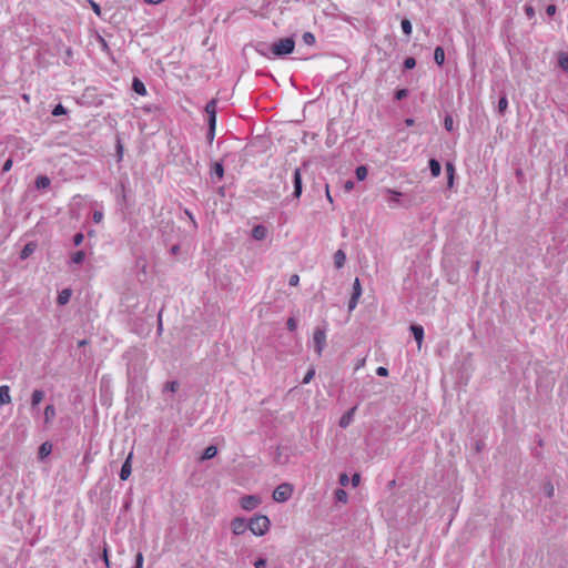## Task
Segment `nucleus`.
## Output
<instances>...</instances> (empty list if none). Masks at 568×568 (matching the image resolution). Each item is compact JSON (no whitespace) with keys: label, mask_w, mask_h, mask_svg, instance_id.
<instances>
[{"label":"nucleus","mask_w":568,"mask_h":568,"mask_svg":"<svg viewBox=\"0 0 568 568\" xmlns=\"http://www.w3.org/2000/svg\"><path fill=\"white\" fill-rule=\"evenodd\" d=\"M271 526V521L267 516L264 515H257L253 517L248 523V529L254 534L255 536H263L265 535Z\"/></svg>","instance_id":"obj_1"},{"label":"nucleus","mask_w":568,"mask_h":568,"mask_svg":"<svg viewBox=\"0 0 568 568\" xmlns=\"http://www.w3.org/2000/svg\"><path fill=\"white\" fill-rule=\"evenodd\" d=\"M295 42L292 38H283L271 45L274 55L282 57L293 52Z\"/></svg>","instance_id":"obj_2"},{"label":"nucleus","mask_w":568,"mask_h":568,"mask_svg":"<svg viewBox=\"0 0 568 568\" xmlns=\"http://www.w3.org/2000/svg\"><path fill=\"white\" fill-rule=\"evenodd\" d=\"M326 332H327L326 325H324L322 327H316L314 329L313 343H314L315 352L317 353L318 356L322 355V353L326 346Z\"/></svg>","instance_id":"obj_3"},{"label":"nucleus","mask_w":568,"mask_h":568,"mask_svg":"<svg viewBox=\"0 0 568 568\" xmlns=\"http://www.w3.org/2000/svg\"><path fill=\"white\" fill-rule=\"evenodd\" d=\"M293 494V486L284 483L278 485L273 491V499L277 503H285Z\"/></svg>","instance_id":"obj_4"},{"label":"nucleus","mask_w":568,"mask_h":568,"mask_svg":"<svg viewBox=\"0 0 568 568\" xmlns=\"http://www.w3.org/2000/svg\"><path fill=\"white\" fill-rule=\"evenodd\" d=\"M261 504V499L255 495L242 497L241 507L245 510H253Z\"/></svg>","instance_id":"obj_5"},{"label":"nucleus","mask_w":568,"mask_h":568,"mask_svg":"<svg viewBox=\"0 0 568 568\" xmlns=\"http://www.w3.org/2000/svg\"><path fill=\"white\" fill-rule=\"evenodd\" d=\"M205 112L207 114L209 126H212V129L215 128V125H216V101L215 100H211L210 102H207V104L205 106Z\"/></svg>","instance_id":"obj_6"},{"label":"nucleus","mask_w":568,"mask_h":568,"mask_svg":"<svg viewBox=\"0 0 568 568\" xmlns=\"http://www.w3.org/2000/svg\"><path fill=\"white\" fill-rule=\"evenodd\" d=\"M231 529L234 535H242L248 529V524L245 519L236 517L231 523Z\"/></svg>","instance_id":"obj_7"},{"label":"nucleus","mask_w":568,"mask_h":568,"mask_svg":"<svg viewBox=\"0 0 568 568\" xmlns=\"http://www.w3.org/2000/svg\"><path fill=\"white\" fill-rule=\"evenodd\" d=\"M132 458H133V453L131 452L126 459L124 460L122 467H121V470H120V478L121 480H126L131 473H132Z\"/></svg>","instance_id":"obj_8"},{"label":"nucleus","mask_w":568,"mask_h":568,"mask_svg":"<svg viewBox=\"0 0 568 568\" xmlns=\"http://www.w3.org/2000/svg\"><path fill=\"white\" fill-rule=\"evenodd\" d=\"M356 409H357V406L352 407L339 418V422H338L339 427L347 428L353 423Z\"/></svg>","instance_id":"obj_9"},{"label":"nucleus","mask_w":568,"mask_h":568,"mask_svg":"<svg viewBox=\"0 0 568 568\" xmlns=\"http://www.w3.org/2000/svg\"><path fill=\"white\" fill-rule=\"evenodd\" d=\"M293 183H294V196L300 197L302 194V174L300 169H295L293 174Z\"/></svg>","instance_id":"obj_10"},{"label":"nucleus","mask_w":568,"mask_h":568,"mask_svg":"<svg viewBox=\"0 0 568 568\" xmlns=\"http://www.w3.org/2000/svg\"><path fill=\"white\" fill-rule=\"evenodd\" d=\"M266 235H267V230L262 224L254 226L252 230V237L256 241L264 240L266 237Z\"/></svg>","instance_id":"obj_11"},{"label":"nucleus","mask_w":568,"mask_h":568,"mask_svg":"<svg viewBox=\"0 0 568 568\" xmlns=\"http://www.w3.org/2000/svg\"><path fill=\"white\" fill-rule=\"evenodd\" d=\"M385 192L389 195V200H388L389 206L396 207L400 202L402 193L396 190H392V189H386Z\"/></svg>","instance_id":"obj_12"},{"label":"nucleus","mask_w":568,"mask_h":568,"mask_svg":"<svg viewBox=\"0 0 568 568\" xmlns=\"http://www.w3.org/2000/svg\"><path fill=\"white\" fill-rule=\"evenodd\" d=\"M410 331L414 335L415 341L417 342L418 348H420L424 339V328L420 325H412Z\"/></svg>","instance_id":"obj_13"},{"label":"nucleus","mask_w":568,"mask_h":568,"mask_svg":"<svg viewBox=\"0 0 568 568\" xmlns=\"http://www.w3.org/2000/svg\"><path fill=\"white\" fill-rule=\"evenodd\" d=\"M11 402L10 388L8 385L0 386V406L7 405Z\"/></svg>","instance_id":"obj_14"},{"label":"nucleus","mask_w":568,"mask_h":568,"mask_svg":"<svg viewBox=\"0 0 568 568\" xmlns=\"http://www.w3.org/2000/svg\"><path fill=\"white\" fill-rule=\"evenodd\" d=\"M44 398V392L41 389H34L31 394V406L36 409Z\"/></svg>","instance_id":"obj_15"},{"label":"nucleus","mask_w":568,"mask_h":568,"mask_svg":"<svg viewBox=\"0 0 568 568\" xmlns=\"http://www.w3.org/2000/svg\"><path fill=\"white\" fill-rule=\"evenodd\" d=\"M346 262V254L343 250H337L334 254V264L336 268H342Z\"/></svg>","instance_id":"obj_16"},{"label":"nucleus","mask_w":568,"mask_h":568,"mask_svg":"<svg viewBox=\"0 0 568 568\" xmlns=\"http://www.w3.org/2000/svg\"><path fill=\"white\" fill-rule=\"evenodd\" d=\"M72 292L70 288L62 290L58 295V304L59 305H65L69 303L71 298Z\"/></svg>","instance_id":"obj_17"},{"label":"nucleus","mask_w":568,"mask_h":568,"mask_svg":"<svg viewBox=\"0 0 568 568\" xmlns=\"http://www.w3.org/2000/svg\"><path fill=\"white\" fill-rule=\"evenodd\" d=\"M52 452V445L49 442H44L39 447V458L44 459L47 456H49Z\"/></svg>","instance_id":"obj_18"},{"label":"nucleus","mask_w":568,"mask_h":568,"mask_svg":"<svg viewBox=\"0 0 568 568\" xmlns=\"http://www.w3.org/2000/svg\"><path fill=\"white\" fill-rule=\"evenodd\" d=\"M429 169H430V173L433 176L437 178L440 175L442 166L437 160H435V159L429 160Z\"/></svg>","instance_id":"obj_19"},{"label":"nucleus","mask_w":568,"mask_h":568,"mask_svg":"<svg viewBox=\"0 0 568 568\" xmlns=\"http://www.w3.org/2000/svg\"><path fill=\"white\" fill-rule=\"evenodd\" d=\"M34 250H36V244L33 242L26 244L20 253V257L22 260L28 258L34 252Z\"/></svg>","instance_id":"obj_20"},{"label":"nucleus","mask_w":568,"mask_h":568,"mask_svg":"<svg viewBox=\"0 0 568 568\" xmlns=\"http://www.w3.org/2000/svg\"><path fill=\"white\" fill-rule=\"evenodd\" d=\"M434 60L438 65H443L445 62V52L442 47H437L434 51Z\"/></svg>","instance_id":"obj_21"},{"label":"nucleus","mask_w":568,"mask_h":568,"mask_svg":"<svg viewBox=\"0 0 568 568\" xmlns=\"http://www.w3.org/2000/svg\"><path fill=\"white\" fill-rule=\"evenodd\" d=\"M132 88L140 95H145L146 94L145 85L139 79H134L133 80Z\"/></svg>","instance_id":"obj_22"},{"label":"nucleus","mask_w":568,"mask_h":568,"mask_svg":"<svg viewBox=\"0 0 568 568\" xmlns=\"http://www.w3.org/2000/svg\"><path fill=\"white\" fill-rule=\"evenodd\" d=\"M55 417V408L53 405H47L44 408V422L48 424Z\"/></svg>","instance_id":"obj_23"},{"label":"nucleus","mask_w":568,"mask_h":568,"mask_svg":"<svg viewBox=\"0 0 568 568\" xmlns=\"http://www.w3.org/2000/svg\"><path fill=\"white\" fill-rule=\"evenodd\" d=\"M50 185V179L45 175H40L36 179L37 189H45Z\"/></svg>","instance_id":"obj_24"},{"label":"nucleus","mask_w":568,"mask_h":568,"mask_svg":"<svg viewBox=\"0 0 568 568\" xmlns=\"http://www.w3.org/2000/svg\"><path fill=\"white\" fill-rule=\"evenodd\" d=\"M355 174L358 181H364L367 178L368 171L364 165H359L355 170Z\"/></svg>","instance_id":"obj_25"},{"label":"nucleus","mask_w":568,"mask_h":568,"mask_svg":"<svg viewBox=\"0 0 568 568\" xmlns=\"http://www.w3.org/2000/svg\"><path fill=\"white\" fill-rule=\"evenodd\" d=\"M217 454V448L213 445L205 448L202 459H211Z\"/></svg>","instance_id":"obj_26"},{"label":"nucleus","mask_w":568,"mask_h":568,"mask_svg":"<svg viewBox=\"0 0 568 568\" xmlns=\"http://www.w3.org/2000/svg\"><path fill=\"white\" fill-rule=\"evenodd\" d=\"M85 258V253L83 251H77L71 255V262L74 264H81Z\"/></svg>","instance_id":"obj_27"},{"label":"nucleus","mask_w":568,"mask_h":568,"mask_svg":"<svg viewBox=\"0 0 568 568\" xmlns=\"http://www.w3.org/2000/svg\"><path fill=\"white\" fill-rule=\"evenodd\" d=\"M558 65L564 70L568 71V54L567 53H560L558 57Z\"/></svg>","instance_id":"obj_28"},{"label":"nucleus","mask_w":568,"mask_h":568,"mask_svg":"<svg viewBox=\"0 0 568 568\" xmlns=\"http://www.w3.org/2000/svg\"><path fill=\"white\" fill-rule=\"evenodd\" d=\"M400 27H402L403 32L406 36H410L412 34L413 27H412V23H410V21L408 19H403L402 22H400Z\"/></svg>","instance_id":"obj_29"},{"label":"nucleus","mask_w":568,"mask_h":568,"mask_svg":"<svg viewBox=\"0 0 568 568\" xmlns=\"http://www.w3.org/2000/svg\"><path fill=\"white\" fill-rule=\"evenodd\" d=\"M362 295V286L358 278H355L353 284V293L352 296H355V298H359Z\"/></svg>","instance_id":"obj_30"},{"label":"nucleus","mask_w":568,"mask_h":568,"mask_svg":"<svg viewBox=\"0 0 568 568\" xmlns=\"http://www.w3.org/2000/svg\"><path fill=\"white\" fill-rule=\"evenodd\" d=\"M178 389H179V383L176 381L168 382L164 385V390L165 392L175 393Z\"/></svg>","instance_id":"obj_31"},{"label":"nucleus","mask_w":568,"mask_h":568,"mask_svg":"<svg viewBox=\"0 0 568 568\" xmlns=\"http://www.w3.org/2000/svg\"><path fill=\"white\" fill-rule=\"evenodd\" d=\"M335 498L337 501L346 503L347 501V494L344 489H336L335 490Z\"/></svg>","instance_id":"obj_32"},{"label":"nucleus","mask_w":568,"mask_h":568,"mask_svg":"<svg viewBox=\"0 0 568 568\" xmlns=\"http://www.w3.org/2000/svg\"><path fill=\"white\" fill-rule=\"evenodd\" d=\"M212 173L216 175L219 179H222L224 174L223 165L221 163H215Z\"/></svg>","instance_id":"obj_33"},{"label":"nucleus","mask_w":568,"mask_h":568,"mask_svg":"<svg viewBox=\"0 0 568 568\" xmlns=\"http://www.w3.org/2000/svg\"><path fill=\"white\" fill-rule=\"evenodd\" d=\"M303 41L307 45H313L315 43V36L312 32H305L303 34Z\"/></svg>","instance_id":"obj_34"},{"label":"nucleus","mask_w":568,"mask_h":568,"mask_svg":"<svg viewBox=\"0 0 568 568\" xmlns=\"http://www.w3.org/2000/svg\"><path fill=\"white\" fill-rule=\"evenodd\" d=\"M498 111L503 113L508 108V100L506 97H501L498 101Z\"/></svg>","instance_id":"obj_35"},{"label":"nucleus","mask_w":568,"mask_h":568,"mask_svg":"<svg viewBox=\"0 0 568 568\" xmlns=\"http://www.w3.org/2000/svg\"><path fill=\"white\" fill-rule=\"evenodd\" d=\"M314 376H315V368H314V367H311V368L307 371V373L305 374V376H304V378H303L302 383H303V384H308V383L313 379V377H314Z\"/></svg>","instance_id":"obj_36"},{"label":"nucleus","mask_w":568,"mask_h":568,"mask_svg":"<svg viewBox=\"0 0 568 568\" xmlns=\"http://www.w3.org/2000/svg\"><path fill=\"white\" fill-rule=\"evenodd\" d=\"M67 113V109L62 104H57L52 111V115L59 116Z\"/></svg>","instance_id":"obj_37"},{"label":"nucleus","mask_w":568,"mask_h":568,"mask_svg":"<svg viewBox=\"0 0 568 568\" xmlns=\"http://www.w3.org/2000/svg\"><path fill=\"white\" fill-rule=\"evenodd\" d=\"M446 170L448 173V183H449V185H452L453 179H454V172H455L454 165L452 163H447Z\"/></svg>","instance_id":"obj_38"},{"label":"nucleus","mask_w":568,"mask_h":568,"mask_svg":"<svg viewBox=\"0 0 568 568\" xmlns=\"http://www.w3.org/2000/svg\"><path fill=\"white\" fill-rule=\"evenodd\" d=\"M444 126L447 131H453L454 128V121L450 115H446L444 120Z\"/></svg>","instance_id":"obj_39"},{"label":"nucleus","mask_w":568,"mask_h":568,"mask_svg":"<svg viewBox=\"0 0 568 568\" xmlns=\"http://www.w3.org/2000/svg\"><path fill=\"white\" fill-rule=\"evenodd\" d=\"M416 65V60L412 57L406 58L404 61L405 69H413Z\"/></svg>","instance_id":"obj_40"},{"label":"nucleus","mask_w":568,"mask_h":568,"mask_svg":"<svg viewBox=\"0 0 568 568\" xmlns=\"http://www.w3.org/2000/svg\"><path fill=\"white\" fill-rule=\"evenodd\" d=\"M287 328L291 331V332H294L297 327V321L294 318V317H290L287 320Z\"/></svg>","instance_id":"obj_41"},{"label":"nucleus","mask_w":568,"mask_h":568,"mask_svg":"<svg viewBox=\"0 0 568 568\" xmlns=\"http://www.w3.org/2000/svg\"><path fill=\"white\" fill-rule=\"evenodd\" d=\"M134 568H143V555H142V552H138L136 554Z\"/></svg>","instance_id":"obj_42"},{"label":"nucleus","mask_w":568,"mask_h":568,"mask_svg":"<svg viewBox=\"0 0 568 568\" xmlns=\"http://www.w3.org/2000/svg\"><path fill=\"white\" fill-rule=\"evenodd\" d=\"M83 240H84V235H83L82 233H77V234L73 236V244H74L75 246H79V245H81V244H82Z\"/></svg>","instance_id":"obj_43"},{"label":"nucleus","mask_w":568,"mask_h":568,"mask_svg":"<svg viewBox=\"0 0 568 568\" xmlns=\"http://www.w3.org/2000/svg\"><path fill=\"white\" fill-rule=\"evenodd\" d=\"M407 94H408V90L407 89H400V90L396 91L395 98L397 100H402V99L406 98Z\"/></svg>","instance_id":"obj_44"},{"label":"nucleus","mask_w":568,"mask_h":568,"mask_svg":"<svg viewBox=\"0 0 568 568\" xmlns=\"http://www.w3.org/2000/svg\"><path fill=\"white\" fill-rule=\"evenodd\" d=\"M92 220L95 223H100L103 220V213L101 211H94L92 214Z\"/></svg>","instance_id":"obj_45"},{"label":"nucleus","mask_w":568,"mask_h":568,"mask_svg":"<svg viewBox=\"0 0 568 568\" xmlns=\"http://www.w3.org/2000/svg\"><path fill=\"white\" fill-rule=\"evenodd\" d=\"M116 155H118V161H121L123 158V145L121 144L120 141H118V143H116Z\"/></svg>","instance_id":"obj_46"},{"label":"nucleus","mask_w":568,"mask_h":568,"mask_svg":"<svg viewBox=\"0 0 568 568\" xmlns=\"http://www.w3.org/2000/svg\"><path fill=\"white\" fill-rule=\"evenodd\" d=\"M300 283V276L297 274H293L291 277H290V281H288V284L291 286H297Z\"/></svg>","instance_id":"obj_47"},{"label":"nucleus","mask_w":568,"mask_h":568,"mask_svg":"<svg viewBox=\"0 0 568 568\" xmlns=\"http://www.w3.org/2000/svg\"><path fill=\"white\" fill-rule=\"evenodd\" d=\"M358 300L359 298H355V296H351V300L348 302V310L351 312L357 306Z\"/></svg>","instance_id":"obj_48"},{"label":"nucleus","mask_w":568,"mask_h":568,"mask_svg":"<svg viewBox=\"0 0 568 568\" xmlns=\"http://www.w3.org/2000/svg\"><path fill=\"white\" fill-rule=\"evenodd\" d=\"M351 481H352V486H353V487H357V486L359 485V483H361V476H359V474H354V475L352 476Z\"/></svg>","instance_id":"obj_49"},{"label":"nucleus","mask_w":568,"mask_h":568,"mask_svg":"<svg viewBox=\"0 0 568 568\" xmlns=\"http://www.w3.org/2000/svg\"><path fill=\"white\" fill-rule=\"evenodd\" d=\"M255 568H266V559L260 558L254 564Z\"/></svg>","instance_id":"obj_50"},{"label":"nucleus","mask_w":568,"mask_h":568,"mask_svg":"<svg viewBox=\"0 0 568 568\" xmlns=\"http://www.w3.org/2000/svg\"><path fill=\"white\" fill-rule=\"evenodd\" d=\"M348 483H349V478H348L347 474H341L339 475V484L342 486H346Z\"/></svg>","instance_id":"obj_51"},{"label":"nucleus","mask_w":568,"mask_h":568,"mask_svg":"<svg viewBox=\"0 0 568 568\" xmlns=\"http://www.w3.org/2000/svg\"><path fill=\"white\" fill-rule=\"evenodd\" d=\"M12 168V160L8 159L2 166V172H9Z\"/></svg>","instance_id":"obj_52"},{"label":"nucleus","mask_w":568,"mask_h":568,"mask_svg":"<svg viewBox=\"0 0 568 568\" xmlns=\"http://www.w3.org/2000/svg\"><path fill=\"white\" fill-rule=\"evenodd\" d=\"M376 374L378 376H387L388 375V369L386 367H383V366H379L377 369H376Z\"/></svg>","instance_id":"obj_53"},{"label":"nucleus","mask_w":568,"mask_h":568,"mask_svg":"<svg viewBox=\"0 0 568 568\" xmlns=\"http://www.w3.org/2000/svg\"><path fill=\"white\" fill-rule=\"evenodd\" d=\"M354 182L353 181H346L345 184H344V189L346 192H351L353 189H354Z\"/></svg>","instance_id":"obj_54"},{"label":"nucleus","mask_w":568,"mask_h":568,"mask_svg":"<svg viewBox=\"0 0 568 568\" xmlns=\"http://www.w3.org/2000/svg\"><path fill=\"white\" fill-rule=\"evenodd\" d=\"M214 134H215V128L212 129V126H209L207 139L210 142L213 141Z\"/></svg>","instance_id":"obj_55"},{"label":"nucleus","mask_w":568,"mask_h":568,"mask_svg":"<svg viewBox=\"0 0 568 568\" xmlns=\"http://www.w3.org/2000/svg\"><path fill=\"white\" fill-rule=\"evenodd\" d=\"M546 12H547L548 16L555 14L556 6H554V4L548 6L547 9H546Z\"/></svg>","instance_id":"obj_56"},{"label":"nucleus","mask_w":568,"mask_h":568,"mask_svg":"<svg viewBox=\"0 0 568 568\" xmlns=\"http://www.w3.org/2000/svg\"><path fill=\"white\" fill-rule=\"evenodd\" d=\"M91 4H92V9H93V11H94L98 16H100V13H101V9H100L99 4H97L95 2H91Z\"/></svg>","instance_id":"obj_57"},{"label":"nucleus","mask_w":568,"mask_h":568,"mask_svg":"<svg viewBox=\"0 0 568 568\" xmlns=\"http://www.w3.org/2000/svg\"><path fill=\"white\" fill-rule=\"evenodd\" d=\"M526 14L531 18L534 16V9L531 7H526Z\"/></svg>","instance_id":"obj_58"},{"label":"nucleus","mask_w":568,"mask_h":568,"mask_svg":"<svg viewBox=\"0 0 568 568\" xmlns=\"http://www.w3.org/2000/svg\"><path fill=\"white\" fill-rule=\"evenodd\" d=\"M103 560L106 565V567H109L110 562H109V557H108V551L106 549H104V552H103Z\"/></svg>","instance_id":"obj_59"},{"label":"nucleus","mask_w":568,"mask_h":568,"mask_svg":"<svg viewBox=\"0 0 568 568\" xmlns=\"http://www.w3.org/2000/svg\"><path fill=\"white\" fill-rule=\"evenodd\" d=\"M143 1L149 4H160L163 0H143Z\"/></svg>","instance_id":"obj_60"},{"label":"nucleus","mask_w":568,"mask_h":568,"mask_svg":"<svg viewBox=\"0 0 568 568\" xmlns=\"http://www.w3.org/2000/svg\"><path fill=\"white\" fill-rule=\"evenodd\" d=\"M365 365V359H361L358 361V363L356 364V367L355 369H359L361 367H363Z\"/></svg>","instance_id":"obj_61"},{"label":"nucleus","mask_w":568,"mask_h":568,"mask_svg":"<svg viewBox=\"0 0 568 568\" xmlns=\"http://www.w3.org/2000/svg\"><path fill=\"white\" fill-rule=\"evenodd\" d=\"M479 267H480V262H479V261H476V262L474 263V271H475V273H477V272L479 271Z\"/></svg>","instance_id":"obj_62"},{"label":"nucleus","mask_w":568,"mask_h":568,"mask_svg":"<svg viewBox=\"0 0 568 568\" xmlns=\"http://www.w3.org/2000/svg\"><path fill=\"white\" fill-rule=\"evenodd\" d=\"M326 197H327V200H328L329 202H332V201H333V199H332V196H331V194H329V190H328V187H326Z\"/></svg>","instance_id":"obj_63"},{"label":"nucleus","mask_w":568,"mask_h":568,"mask_svg":"<svg viewBox=\"0 0 568 568\" xmlns=\"http://www.w3.org/2000/svg\"><path fill=\"white\" fill-rule=\"evenodd\" d=\"M405 122H406V124H407L408 126H410V125H413V124H414V120H413V119H406V121H405Z\"/></svg>","instance_id":"obj_64"}]
</instances>
